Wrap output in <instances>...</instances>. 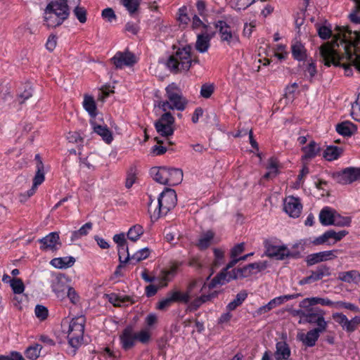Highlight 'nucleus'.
<instances>
[{
    "label": "nucleus",
    "mask_w": 360,
    "mask_h": 360,
    "mask_svg": "<svg viewBox=\"0 0 360 360\" xmlns=\"http://www.w3.org/2000/svg\"><path fill=\"white\" fill-rule=\"evenodd\" d=\"M335 30L338 33L334 39L319 48L322 61L328 67L331 64L338 66L340 61L345 58L360 72V32L352 31L348 26H337Z\"/></svg>",
    "instance_id": "nucleus-1"
},
{
    "label": "nucleus",
    "mask_w": 360,
    "mask_h": 360,
    "mask_svg": "<svg viewBox=\"0 0 360 360\" xmlns=\"http://www.w3.org/2000/svg\"><path fill=\"white\" fill-rule=\"evenodd\" d=\"M267 267L266 262H255L249 264L243 268L235 269L231 270L229 273V278L227 277V273L223 272L219 273L213 278L210 283L209 284L210 288H213L217 285H224L233 279H237L238 278H246L252 274L264 270Z\"/></svg>",
    "instance_id": "nucleus-2"
},
{
    "label": "nucleus",
    "mask_w": 360,
    "mask_h": 360,
    "mask_svg": "<svg viewBox=\"0 0 360 360\" xmlns=\"http://www.w3.org/2000/svg\"><path fill=\"white\" fill-rule=\"evenodd\" d=\"M70 10L58 0L51 1L44 11V25L49 28L60 26L70 15Z\"/></svg>",
    "instance_id": "nucleus-3"
},
{
    "label": "nucleus",
    "mask_w": 360,
    "mask_h": 360,
    "mask_svg": "<svg viewBox=\"0 0 360 360\" xmlns=\"http://www.w3.org/2000/svg\"><path fill=\"white\" fill-rule=\"evenodd\" d=\"M165 96L167 99L159 101L158 105L163 112H169L171 110L183 111L188 105V100L183 96L181 89L175 83H172L165 88Z\"/></svg>",
    "instance_id": "nucleus-4"
},
{
    "label": "nucleus",
    "mask_w": 360,
    "mask_h": 360,
    "mask_svg": "<svg viewBox=\"0 0 360 360\" xmlns=\"http://www.w3.org/2000/svg\"><path fill=\"white\" fill-rule=\"evenodd\" d=\"M191 46L188 45L179 49L175 55L170 56L167 61V67L173 72L188 71L191 65Z\"/></svg>",
    "instance_id": "nucleus-5"
},
{
    "label": "nucleus",
    "mask_w": 360,
    "mask_h": 360,
    "mask_svg": "<svg viewBox=\"0 0 360 360\" xmlns=\"http://www.w3.org/2000/svg\"><path fill=\"white\" fill-rule=\"evenodd\" d=\"M85 320L83 316L72 319L68 330L69 345L73 348H78L83 344Z\"/></svg>",
    "instance_id": "nucleus-6"
},
{
    "label": "nucleus",
    "mask_w": 360,
    "mask_h": 360,
    "mask_svg": "<svg viewBox=\"0 0 360 360\" xmlns=\"http://www.w3.org/2000/svg\"><path fill=\"white\" fill-rule=\"evenodd\" d=\"M297 314L304 318V321L317 326L314 329L325 332L328 327V322L325 320L326 311L320 308L314 307L307 309L306 311L300 310Z\"/></svg>",
    "instance_id": "nucleus-7"
},
{
    "label": "nucleus",
    "mask_w": 360,
    "mask_h": 360,
    "mask_svg": "<svg viewBox=\"0 0 360 360\" xmlns=\"http://www.w3.org/2000/svg\"><path fill=\"white\" fill-rule=\"evenodd\" d=\"M175 118L170 112H164L155 122L157 132L162 136L168 137L173 135L175 127Z\"/></svg>",
    "instance_id": "nucleus-8"
},
{
    "label": "nucleus",
    "mask_w": 360,
    "mask_h": 360,
    "mask_svg": "<svg viewBox=\"0 0 360 360\" xmlns=\"http://www.w3.org/2000/svg\"><path fill=\"white\" fill-rule=\"evenodd\" d=\"M265 254L266 256L283 260L287 257H297L299 253L291 252L285 245H277L271 240L264 241Z\"/></svg>",
    "instance_id": "nucleus-9"
},
{
    "label": "nucleus",
    "mask_w": 360,
    "mask_h": 360,
    "mask_svg": "<svg viewBox=\"0 0 360 360\" xmlns=\"http://www.w3.org/2000/svg\"><path fill=\"white\" fill-rule=\"evenodd\" d=\"M216 27L219 30L221 41L226 42L229 46H233L239 43L238 34L225 21L219 20L216 23Z\"/></svg>",
    "instance_id": "nucleus-10"
},
{
    "label": "nucleus",
    "mask_w": 360,
    "mask_h": 360,
    "mask_svg": "<svg viewBox=\"0 0 360 360\" xmlns=\"http://www.w3.org/2000/svg\"><path fill=\"white\" fill-rule=\"evenodd\" d=\"M177 203V195L174 189L165 188L158 198V205L163 210V214L165 215L175 207Z\"/></svg>",
    "instance_id": "nucleus-11"
},
{
    "label": "nucleus",
    "mask_w": 360,
    "mask_h": 360,
    "mask_svg": "<svg viewBox=\"0 0 360 360\" xmlns=\"http://www.w3.org/2000/svg\"><path fill=\"white\" fill-rule=\"evenodd\" d=\"M332 318L347 333L355 331L360 325V316H355L349 320L342 313L336 312L332 314Z\"/></svg>",
    "instance_id": "nucleus-12"
},
{
    "label": "nucleus",
    "mask_w": 360,
    "mask_h": 360,
    "mask_svg": "<svg viewBox=\"0 0 360 360\" xmlns=\"http://www.w3.org/2000/svg\"><path fill=\"white\" fill-rule=\"evenodd\" d=\"M333 178L340 184H349L360 179V168L349 167L333 174Z\"/></svg>",
    "instance_id": "nucleus-13"
},
{
    "label": "nucleus",
    "mask_w": 360,
    "mask_h": 360,
    "mask_svg": "<svg viewBox=\"0 0 360 360\" xmlns=\"http://www.w3.org/2000/svg\"><path fill=\"white\" fill-rule=\"evenodd\" d=\"M339 252L338 250H332L309 255L306 257L307 265L311 266L320 262L335 259Z\"/></svg>",
    "instance_id": "nucleus-14"
},
{
    "label": "nucleus",
    "mask_w": 360,
    "mask_h": 360,
    "mask_svg": "<svg viewBox=\"0 0 360 360\" xmlns=\"http://www.w3.org/2000/svg\"><path fill=\"white\" fill-rule=\"evenodd\" d=\"M198 281H191L187 287L185 292L179 290H174L169 292L174 302H182L187 304L190 302L191 299L194 297L193 289L198 284Z\"/></svg>",
    "instance_id": "nucleus-15"
},
{
    "label": "nucleus",
    "mask_w": 360,
    "mask_h": 360,
    "mask_svg": "<svg viewBox=\"0 0 360 360\" xmlns=\"http://www.w3.org/2000/svg\"><path fill=\"white\" fill-rule=\"evenodd\" d=\"M50 282L53 291L58 297H63L65 290L69 288L67 285L68 278L61 274H52Z\"/></svg>",
    "instance_id": "nucleus-16"
},
{
    "label": "nucleus",
    "mask_w": 360,
    "mask_h": 360,
    "mask_svg": "<svg viewBox=\"0 0 360 360\" xmlns=\"http://www.w3.org/2000/svg\"><path fill=\"white\" fill-rule=\"evenodd\" d=\"M284 210L290 217L297 218L302 210V205L298 198L288 196L284 200Z\"/></svg>",
    "instance_id": "nucleus-17"
},
{
    "label": "nucleus",
    "mask_w": 360,
    "mask_h": 360,
    "mask_svg": "<svg viewBox=\"0 0 360 360\" xmlns=\"http://www.w3.org/2000/svg\"><path fill=\"white\" fill-rule=\"evenodd\" d=\"M111 61L116 68H122L124 66H131L136 63L134 55L129 51H118L111 58Z\"/></svg>",
    "instance_id": "nucleus-18"
},
{
    "label": "nucleus",
    "mask_w": 360,
    "mask_h": 360,
    "mask_svg": "<svg viewBox=\"0 0 360 360\" xmlns=\"http://www.w3.org/2000/svg\"><path fill=\"white\" fill-rule=\"evenodd\" d=\"M122 348L128 350L133 347L136 342V332L131 326H127L120 336Z\"/></svg>",
    "instance_id": "nucleus-19"
},
{
    "label": "nucleus",
    "mask_w": 360,
    "mask_h": 360,
    "mask_svg": "<svg viewBox=\"0 0 360 360\" xmlns=\"http://www.w3.org/2000/svg\"><path fill=\"white\" fill-rule=\"evenodd\" d=\"M59 240L58 233L57 232H52L39 240V242L42 244L41 249L43 250L55 251L58 248V245H60Z\"/></svg>",
    "instance_id": "nucleus-20"
},
{
    "label": "nucleus",
    "mask_w": 360,
    "mask_h": 360,
    "mask_svg": "<svg viewBox=\"0 0 360 360\" xmlns=\"http://www.w3.org/2000/svg\"><path fill=\"white\" fill-rule=\"evenodd\" d=\"M323 332L316 329H311L309 330L306 334L301 333L297 334V340L301 341L304 345L307 347H313L316 345L320 334Z\"/></svg>",
    "instance_id": "nucleus-21"
},
{
    "label": "nucleus",
    "mask_w": 360,
    "mask_h": 360,
    "mask_svg": "<svg viewBox=\"0 0 360 360\" xmlns=\"http://www.w3.org/2000/svg\"><path fill=\"white\" fill-rule=\"evenodd\" d=\"M150 174L153 179L162 185H167L168 183V179H167L169 173L168 168L166 167H155L151 168Z\"/></svg>",
    "instance_id": "nucleus-22"
},
{
    "label": "nucleus",
    "mask_w": 360,
    "mask_h": 360,
    "mask_svg": "<svg viewBox=\"0 0 360 360\" xmlns=\"http://www.w3.org/2000/svg\"><path fill=\"white\" fill-rule=\"evenodd\" d=\"M290 354V349L285 342H278L276 343L274 352L276 360H288Z\"/></svg>",
    "instance_id": "nucleus-23"
},
{
    "label": "nucleus",
    "mask_w": 360,
    "mask_h": 360,
    "mask_svg": "<svg viewBox=\"0 0 360 360\" xmlns=\"http://www.w3.org/2000/svg\"><path fill=\"white\" fill-rule=\"evenodd\" d=\"M91 124L94 131L101 136L105 143L109 144L112 142L113 139L112 132L106 126L97 124L95 121H91Z\"/></svg>",
    "instance_id": "nucleus-24"
},
{
    "label": "nucleus",
    "mask_w": 360,
    "mask_h": 360,
    "mask_svg": "<svg viewBox=\"0 0 360 360\" xmlns=\"http://www.w3.org/2000/svg\"><path fill=\"white\" fill-rule=\"evenodd\" d=\"M335 210L329 207H326L321 210L319 214V220L322 225L330 226L334 223Z\"/></svg>",
    "instance_id": "nucleus-25"
},
{
    "label": "nucleus",
    "mask_w": 360,
    "mask_h": 360,
    "mask_svg": "<svg viewBox=\"0 0 360 360\" xmlns=\"http://www.w3.org/2000/svg\"><path fill=\"white\" fill-rule=\"evenodd\" d=\"M336 131L344 136H351L356 132L357 127L351 122L346 121L338 124L336 126Z\"/></svg>",
    "instance_id": "nucleus-26"
},
{
    "label": "nucleus",
    "mask_w": 360,
    "mask_h": 360,
    "mask_svg": "<svg viewBox=\"0 0 360 360\" xmlns=\"http://www.w3.org/2000/svg\"><path fill=\"white\" fill-rule=\"evenodd\" d=\"M338 279L348 283H359L360 282V272L356 270L340 272Z\"/></svg>",
    "instance_id": "nucleus-27"
},
{
    "label": "nucleus",
    "mask_w": 360,
    "mask_h": 360,
    "mask_svg": "<svg viewBox=\"0 0 360 360\" xmlns=\"http://www.w3.org/2000/svg\"><path fill=\"white\" fill-rule=\"evenodd\" d=\"M82 105L84 110L92 118H94L97 115L96 104L92 96L84 94Z\"/></svg>",
    "instance_id": "nucleus-28"
},
{
    "label": "nucleus",
    "mask_w": 360,
    "mask_h": 360,
    "mask_svg": "<svg viewBox=\"0 0 360 360\" xmlns=\"http://www.w3.org/2000/svg\"><path fill=\"white\" fill-rule=\"evenodd\" d=\"M168 183L167 185L176 186L179 184L183 180V171L176 168H168Z\"/></svg>",
    "instance_id": "nucleus-29"
},
{
    "label": "nucleus",
    "mask_w": 360,
    "mask_h": 360,
    "mask_svg": "<svg viewBox=\"0 0 360 360\" xmlns=\"http://www.w3.org/2000/svg\"><path fill=\"white\" fill-rule=\"evenodd\" d=\"M302 150L304 152L302 159L309 160L315 158L319 153L321 148L314 141H311L307 146L302 148Z\"/></svg>",
    "instance_id": "nucleus-30"
},
{
    "label": "nucleus",
    "mask_w": 360,
    "mask_h": 360,
    "mask_svg": "<svg viewBox=\"0 0 360 360\" xmlns=\"http://www.w3.org/2000/svg\"><path fill=\"white\" fill-rule=\"evenodd\" d=\"M218 292L214 291L209 295H202L200 297H196L189 304V309L192 311L197 310L203 303L211 300L212 298L217 297Z\"/></svg>",
    "instance_id": "nucleus-31"
},
{
    "label": "nucleus",
    "mask_w": 360,
    "mask_h": 360,
    "mask_svg": "<svg viewBox=\"0 0 360 360\" xmlns=\"http://www.w3.org/2000/svg\"><path fill=\"white\" fill-rule=\"evenodd\" d=\"M75 262V259L73 257H65L53 259L51 264L58 269H65L72 266Z\"/></svg>",
    "instance_id": "nucleus-32"
},
{
    "label": "nucleus",
    "mask_w": 360,
    "mask_h": 360,
    "mask_svg": "<svg viewBox=\"0 0 360 360\" xmlns=\"http://www.w3.org/2000/svg\"><path fill=\"white\" fill-rule=\"evenodd\" d=\"M148 213L152 221H156L161 217L165 216V214H163V210L160 205H158V202L153 203L151 199H150V202H148Z\"/></svg>",
    "instance_id": "nucleus-33"
},
{
    "label": "nucleus",
    "mask_w": 360,
    "mask_h": 360,
    "mask_svg": "<svg viewBox=\"0 0 360 360\" xmlns=\"http://www.w3.org/2000/svg\"><path fill=\"white\" fill-rule=\"evenodd\" d=\"M210 37L207 34H198L195 43V49L200 53L206 52L210 47Z\"/></svg>",
    "instance_id": "nucleus-34"
},
{
    "label": "nucleus",
    "mask_w": 360,
    "mask_h": 360,
    "mask_svg": "<svg viewBox=\"0 0 360 360\" xmlns=\"http://www.w3.org/2000/svg\"><path fill=\"white\" fill-rule=\"evenodd\" d=\"M342 153V149L338 146H328L323 153V158L328 161L337 160Z\"/></svg>",
    "instance_id": "nucleus-35"
},
{
    "label": "nucleus",
    "mask_w": 360,
    "mask_h": 360,
    "mask_svg": "<svg viewBox=\"0 0 360 360\" xmlns=\"http://www.w3.org/2000/svg\"><path fill=\"white\" fill-rule=\"evenodd\" d=\"M214 233L212 231H207L204 233L198 240L197 246L200 250L207 249L211 244V241L214 238Z\"/></svg>",
    "instance_id": "nucleus-36"
},
{
    "label": "nucleus",
    "mask_w": 360,
    "mask_h": 360,
    "mask_svg": "<svg viewBox=\"0 0 360 360\" xmlns=\"http://www.w3.org/2000/svg\"><path fill=\"white\" fill-rule=\"evenodd\" d=\"M292 54L294 58L297 60H304L307 57L304 46L298 41L292 46Z\"/></svg>",
    "instance_id": "nucleus-37"
},
{
    "label": "nucleus",
    "mask_w": 360,
    "mask_h": 360,
    "mask_svg": "<svg viewBox=\"0 0 360 360\" xmlns=\"http://www.w3.org/2000/svg\"><path fill=\"white\" fill-rule=\"evenodd\" d=\"M330 274V267L326 265H320L315 271H311V275L315 281H319L325 276H329Z\"/></svg>",
    "instance_id": "nucleus-38"
},
{
    "label": "nucleus",
    "mask_w": 360,
    "mask_h": 360,
    "mask_svg": "<svg viewBox=\"0 0 360 360\" xmlns=\"http://www.w3.org/2000/svg\"><path fill=\"white\" fill-rule=\"evenodd\" d=\"M144 233L142 226L136 224L131 226L127 232V238L131 241H136Z\"/></svg>",
    "instance_id": "nucleus-39"
},
{
    "label": "nucleus",
    "mask_w": 360,
    "mask_h": 360,
    "mask_svg": "<svg viewBox=\"0 0 360 360\" xmlns=\"http://www.w3.org/2000/svg\"><path fill=\"white\" fill-rule=\"evenodd\" d=\"M42 346L39 344H34L28 347L25 352V356L30 360H36L40 355Z\"/></svg>",
    "instance_id": "nucleus-40"
},
{
    "label": "nucleus",
    "mask_w": 360,
    "mask_h": 360,
    "mask_svg": "<svg viewBox=\"0 0 360 360\" xmlns=\"http://www.w3.org/2000/svg\"><path fill=\"white\" fill-rule=\"evenodd\" d=\"M92 226L93 224L91 222H87L84 224L79 230L73 231L71 236V241L77 240L81 237L86 236L89 233V231L92 229Z\"/></svg>",
    "instance_id": "nucleus-41"
},
{
    "label": "nucleus",
    "mask_w": 360,
    "mask_h": 360,
    "mask_svg": "<svg viewBox=\"0 0 360 360\" xmlns=\"http://www.w3.org/2000/svg\"><path fill=\"white\" fill-rule=\"evenodd\" d=\"M302 303H308L311 306H314L316 304H321L323 306H328L333 307V302L328 298H321V297H309L306 298L302 301Z\"/></svg>",
    "instance_id": "nucleus-42"
},
{
    "label": "nucleus",
    "mask_w": 360,
    "mask_h": 360,
    "mask_svg": "<svg viewBox=\"0 0 360 360\" xmlns=\"http://www.w3.org/2000/svg\"><path fill=\"white\" fill-rule=\"evenodd\" d=\"M248 293L245 290H243L237 294L236 298L227 305V309L229 311L236 309L240 306L243 301L246 299Z\"/></svg>",
    "instance_id": "nucleus-43"
},
{
    "label": "nucleus",
    "mask_w": 360,
    "mask_h": 360,
    "mask_svg": "<svg viewBox=\"0 0 360 360\" xmlns=\"http://www.w3.org/2000/svg\"><path fill=\"white\" fill-rule=\"evenodd\" d=\"M150 250L148 248H144L130 257L131 261L134 260L136 263L141 262L146 258H148L150 255Z\"/></svg>",
    "instance_id": "nucleus-44"
},
{
    "label": "nucleus",
    "mask_w": 360,
    "mask_h": 360,
    "mask_svg": "<svg viewBox=\"0 0 360 360\" xmlns=\"http://www.w3.org/2000/svg\"><path fill=\"white\" fill-rule=\"evenodd\" d=\"M120 2L131 15L134 14L138 10L140 5L139 0H120Z\"/></svg>",
    "instance_id": "nucleus-45"
},
{
    "label": "nucleus",
    "mask_w": 360,
    "mask_h": 360,
    "mask_svg": "<svg viewBox=\"0 0 360 360\" xmlns=\"http://www.w3.org/2000/svg\"><path fill=\"white\" fill-rule=\"evenodd\" d=\"M255 0H231L230 4L236 10H243L249 7Z\"/></svg>",
    "instance_id": "nucleus-46"
},
{
    "label": "nucleus",
    "mask_w": 360,
    "mask_h": 360,
    "mask_svg": "<svg viewBox=\"0 0 360 360\" xmlns=\"http://www.w3.org/2000/svg\"><path fill=\"white\" fill-rule=\"evenodd\" d=\"M11 287L15 294H20L25 290V285L20 278H13L9 281Z\"/></svg>",
    "instance_id": "nucleus-47"
},
{
    "label": "nucleus",
    "mask_w": 360,
    "mask_h": 360,
    "mask_svg": "<svg viewBox=\"0 0 360 360\" xmlns=\"http://www.w3.org/2000/svg\"><path fill=\"white\" fill-rule=\"evenodd\" d=\"M333 307H334L335 309L344 308V309H349V310H350L352 311H354V312L359 311V307H356V305H354V304H352L350 302H343V301L333 302Z\"/></svg>",
    "instance_id": "nucleus-48"
},
{
    "label": "nucleus",
    "mask_w": 360,
    "mask_h": 360,
    "mask_svg": "<svg viewBox=\"0 0 360 360\" xmlns=\"http://www.w3.org/2000/svg\"><path fill=\"white\" fill-rule=\"evenodd\" d=\"M37 169V172L33 179V184H34V186H38L41 184L45 179L44 167H41V162L38 165Z\"/></svg>",
    "instance_id": "nucleus-49"
},
{
    "label": "nucleus",
    "mask_w": 360,
    "mask_h": 360,
    "mask_svg": "<svg viewBox=\"0 0 360 360\" xmlns=\"http://www.w3.org/2000/svg\"><path fill=\"white\" fill-rule=\"evenodd\" d=\"M74 14L77 20L81 23H84L86 21V11L84 7H80L79 5L75 6L72 8Z\"/></svg>",
    "instance_id": "nucleus-50"
},
{
    "label": "nucleus",
    "mask_w": 360,
    "mask_h": 360,
    "mask_svg": "<svg viewBox=\"0 0 360 360\" xmlns=\"http://www.w3.org/2000/svg\"><path fill=\"white\" fill-rule=\"evenodd\" d=\"M118 248V255L120 263H126L130 259V254L129 252V248L127 243L124 245V247Z\"/></svg>",
    "instance_id": "nucleus-51"
},
{
    "label": "nucleus",
    "mask_w": 360,
    "mask_h": 360,
    "mask_svg": "<svg viewBox=\"0 0 360 360\" xmlns=\"http://www.w3.org/2000/svg\"><path fill=\"white\" fill-rule=\"evenodd\" d=\"M334 223L332 225L337 226H347L351 223V219L349 217H342L336 211L335 214Z\"/></svg>",
    "instance_id": "nucleus-52"
},
{
    "label": "nucleus",
    "mask_w": 360,
    "mask_h": 360,
    "mask_svg": "<svg viewBox=\"0 0 360 360\" xmlns=\"http://www.w3.org/2000/svg\"><path fill=\"white\" fill-rule=\"evenodd\" d=\"M174 303L172 297L170 296L169 292H167L166 297L161 300L157 304L156 309L161 311L166 310L168 307H169Z\"/></svg>",
    "instance_id": "nucleus-53"
},
{
    "label": "nucleus",
    "mask_w": 360,
    "mask_h": 360,
    "mask_svg": "<svg viewBox=\"0 0 360 360\" xmlns=\"http://www.w3.org/2000/svg\"><path fill=\"white\" fill-rule=\"evenodd\" d=\"M130 300L131 298L129 296H124L121 297L115 294H111L109 295V302L115 307H120L122 303Z\"/></svg>",
    "instance_id": "nucleus-54"
},
{
    "label": "nucleus",
    "mask_w": 360,
    "mask_h": 360,
    "mask_svg": "<svg viewBox=\"0 0 360 360\" xmlns=\"http://www.w3.org/2000/svg\"><path fill=\"white\" fill-rule=\"evenodd\" d=\"M214 91V86L212 84H204L201 86L200 96L205 98L211 97Z\"/></svg>",
    "instance_id": "nucleus-55"
},
{
    "label": "nucleus",
    "mask_w": 360,
    "mask_h": 360,
    "mask_svg": "<svg viewBox=\"0 0 360 360\" xmlns=\"http://www.w3.org/2000/svg\"><path fill=\"white\" fill-rule=\"evenodd\" d=\"M36 316L41 321L45 320L49 314L47 308L43 305L37 304L34 309Z\"/></svg>",
    "instance_id": "nucleus-56"
},
{
    "label": "nucleus",
    "mask_w": 360,
    "mask_h": 360,
    "mask_svg": "<svg viewBox=\"0 0 360 360\" xmlns=\"http://www.w3.org/2000/svg\"><path fill=\"white\" fill-rule=\"evenodd\" d=\"M176 269L177 267L176 266H172L169 270H164L162 271L161 280L164 283L162 284L161 287H165L167 285V281L169 280L168 276L169 275H174L176 274Z\"/></svg>",
    "instance_id": "nucleus-57"
},
{
    "label": "nucleus",
    "mask_w": 360,
    "mask_h": 360,
    "mask_svg": "<svg viewBox=\"0 0 360 360\" xmlns=\"http://www.w3.org/2000/svg\"><path fill=\"white\" fill-rule=\"evenodd\" d=\"M317 31L319 36L323 39L330 38L332 34L330 28L326 26H318Z\"/></svg>",
    "instance_id": "nucleus-58"
},
{
    "label": "nucleus",
    "mask_w": 360,
    "mask_h": 360,
    "mask_svg": "<svg viewBox=\"0 0 360 360\" xmlns=\"http://www.w3.org/2000/svg\"><path fill=\"white\" fill-rule=\"evenodd\" d=\"M328 236L330 238H333L335 242L340 241L342 238H344L346 235L348 234V232L345 230L340 231L339 232H335L333 230L328 231Z\"/></svg>",
    "instance_id": "nucleus-59"
},
{
    "label": "nucleus",
    "mask_w": 360,
    "mask_h": 360,
    "mask_svg": "<svg viewBox=\"0 0 360 360\" xmlns=\"http://www.w3.org/2000/svg\"><path fill=\"white\" fill-rule=\"evenodd\" d=\"M136 341L141 343H147L150 338V334L146 330H142L139 333H136Z\"/></svg>",
    "instance_id": "nucleus-60"
},
{
    "label": "nucleus",
    "mask_w": 360,
    "mask_h": 360,
    "mask_svg": "<svg viewBox=\"0 0 360 360\" xmlns=\"http://www.w3.org/2000/svg\"><path fill=\"white\" fill-rule=\"evenodd\" d=\"M268 172H274L272 174L273 176H276L278 172V160L275 158H271L269 160V165L266 167Z\"/></svg>",
    "instance_id": "nucleus-61"
},
{
    "label": "nucleus",
    "mask_w": 360,
    "mask_h": 360,
    "mask_svg": "<svg viewBox=\"0 0 360 360\" xmlns=\"http://www.w3.org/2000/svg\"><path fill=\"white\" fill-rule=\"evenodd\" d=\"M112 93H114L113 90L108 89V88L105 86H103L99 89L97 100L101 102H104L105 98H108Z\"/></svg>",
    "instance_id": "nucleus-62"
},
{
    "label": "nucleus",
    "mask_w": 360,
    "mask_h": 360,
    "mask_svg": "<svg viewBox=\"0 0 360 360\" xmlns=\"http://www.w3.org/2000/svg\"><path fill=\"white\" fill-rule=\"evenodd\" d=\"M67 290V296L70 299V302L74 304H77L79 302V296L77 292L72 287H69Z\"/></svg>",
    "instance_id": "nucleus-63"
},
{
    "label": "nucleus",
    "mask_w": 360,
    "mask_h": 360,
    "mask_svg": "<svg viewBox=\"0 0 360 360\" xmlns=\"http://www.w3.org/2000/svg\"><path fill=\"white\" fill-rule=\"evenodd\" d=\"M57 39L58 38L55 34H51L49 37L46 44V47L49 51H52L56 49L57 45Z\"/></svg>",
    "instance_id": "nucleus-64"
}]
</instances>
